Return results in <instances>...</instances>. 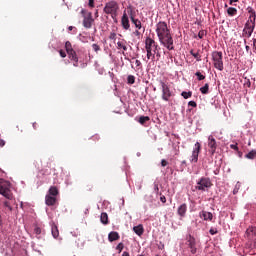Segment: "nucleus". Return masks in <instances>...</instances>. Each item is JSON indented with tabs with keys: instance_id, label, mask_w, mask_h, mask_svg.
I'll return each instance as SVG.
<instances>
[{
	"instance_id": "1",
	"label": "nucleus",
	"mask_w": 256,
	"mask_h": 256,
	"mask_svg": "<svg viewBox=\"0 0 256 256\" xmlns=\"http://www.w3.org/2000/svg\"><path fill=\"white\" fill-rule=\"evenodd\" d=\"M156 33L161 45L165 46L168 51L175 49V46H173V36L167 26V22L160 21L156 25Z\"/></svg>"
},
{
	"instance_id": "2",
	"label": "nucleus",
	"mask_w": 256,
	"mask_h": 256,
	"mask_svg": "<svg viewBox=\"0 0 256 256\" xmlns=\"http://www.w3.org/2000/svg\"><path fill=\"white\" fill-rule=\"evenodd\" d=\"M145 49L148 61H155V53L161 48H159V44H157L151 37H147L145 40Z\"/></svg>"
},
{
	"instance_id": "3",
	"label": "nucleus",
	"mask_w": 256,
	"mask_h": 256,
	"mask_svg": "<svg viewBox=\"0 0 256 256\" xmlns=\"http://www.w3.org/2000/svg\"><path fill=\"white\" fill-rule=\"evenodd\" d=\"M103 12L106 15H110L113 21H117L119 15V3L115 0L107 2L103 8Z\"/></svg>"
},
{
	"instance_id": "4",
	"label": "nucleus",
	"mask_w": 256,
	"mask_h": 256,
	"mask_svg": "<svg viewBox=\"0 0 256 256\" xmlns=\"http://www.w3.org/2000/svg\"><path fill=\"white\" fill-rule=\"evenodd\" d=\"M0 195L13 201V193L11 192V183L5 179L0 178Z\"/></svg>"
},
{
	"instance_id": "5",
	"label": "nucleus",
	"mask_w": 256,
	"mask_h": 256,
	"mask_svg": "<svg viewBox=\"0 0 256 256\" xmlns=\"http://www.w3.org/2000/svg\"><path fill=\"white\" fill-rule=\"evenodd\" d=\"M81 15L83 17V27L85 29H91V27H93V23H95V19H93V14L85 9H82Z\"/></svg>"
},
{
	"instance_id": "6",
	"label": "nucleus",
	"mask_w": 256,
	"mask_h": 256,
	"mask_svg": "<svg viewBox=\"0 0 256 256\" xmlns=\"http://www.w3.org/2000/svg\"><path fill=\"white\" fill-rule=\"evenodd\" d=\"M212 61L215 69H218V71H223V52L214 51L212 53Z\"/></svg>"
},
{
	"instance_id": "7",
	"label": "nucleus",
	"mask_w": 256,
	"mask_h": 256,
	"mask_svg": "<svg viewBox=\"0 0 256 256\" xmlns=\"http://www.w3.org/2000/svg\"><path fill=\"white\" fill-rule=\"evenodd\" d=\"M160 85H161V88H162V99H163V101H169V98L172 95L171 88H169V85L167 83L163 82V80H160Z\"/></svg>"
},
{
	"instance_id": "8",
	"label": "nucleus",
	"mask_w": 256,
	"mask_h": 256,
	"mask_svg": "<svg viewBox=\"0 0 256 256\" xmlns=\"http://www.w3.org/2000/svg\"><path fill=\"white\" fill-rule=\"evenodd\" d=\"M211 185H213L211 183V179L201 178L200 181L197 183L196 189H198V191H205V189H209Z\"/></svg>"
},
{
	"instance_id": "9",
	"label": "nucleus",
	"mask_w": 256,
	"mask_h": 256,
	"mask_svg": "<svg viewBox=\"0 0 256 256\" xmlns=\"http://www.w3.org/2000/svg\"><path fill=\"white\" fill-rule=\"evenodd\" d=\"M253 31H255V24L246 23L244 25L242 37H244L245 39H249V37H251V35H253Z\"/></svg>"
},
{
	"instance_id": "10",
	"label": "nucleus",
	"mask_w": 256,
	"mask_h": 256,
	"mask_svg": "<svg viewBox=\"0 0 256 256\" xmlns=\"http://www.w3.org/2000/svg\"><path fill=\"white\" fill-rule=\"evenodd\" d=\"M199 153H201V143L196 142L190 160L191 163H197L199 161Z\"/></svg>"
},
{
	"instance_id": "11",
	"label": "nucleus",
	"mask_w": 256,
	"mask_h": 256,
	"mask_svg": "<svg viewBox=\"0 0 256 256\" xmlns=\"http://www.w3.org/2000/svg\"><path fill=\"white\" fill-rule=\"evenodd\" d=\"M208 147L210 155H215V151H217V140H215L213 135L208 137Z\"/></svg>"
},
{
	"instance_id": "12",
	"label": "nucleus",
	"mask_w": 256,
	"mask_h": 256,
	"mask_svg": "<svg viewBox=\"0 0 256 256\" xmlns=\"http://www.w3.org/2000/svg\"><path fill=\"white\" fill-rule=\"evenodd\" d=\"M248 12V20L246 23L250 24V25H255V21H256V12L255 9H253V7L249 6L247 9Z\"/></svg>"
},
{
	"instance_id": "13",
	"label": "nucleus",
	"mask_w": 256,
	"mask_h": 256,
	"mask_svg": "<svg viewBox=\"0 0 256 256\" xmlns=\"http://www.w3.org/2000/svg\"><path fill=\"white\" fill-rule=\"evenodd\" d=\"M121 24H122L123 29H125V31H129L131 24H129V16H127V12H125V11L121 18Z\"/></svg>"
},
{
	"instance_id": "14",
	"label": "nucleus",
	"mask_w": 256,
	"mask_h": 256,
	"mask_svg": "<svg viewBox=\"0 0 256 256\" xmlns=\"http://www.w3.org/2000/svg\"><path fill=\"white\" fill-rule=\"evenodd\" d=\"M199 216L201 219H204V221H213V213L207 212L205 210H202L199 213Z\"/></svg>"
},
{
	"instance_id": "15",
	"label": "nucleus",
	"mask_w": 256,
	"mask_h": 256,
	"mask_svg": "<svg viewBox=\"0 0 256 256\" xmlns=\"http://www.w3.org/2000/svg\"><path fill=\"white\" fill-rule=\"evenodd\" d=\"M195 238L190 237L188 240V247L190 249V252L192 253V255H195V253H197V247L195 246Z\"/></svg>"
},
{
	"instance_id": "16",
	"label": "nucleus",
	"mask_w": 256,
	"mask_h": 256,
	"mask_svg": "<svg viewBox=\"0 0 256 256\" xmlns=\"http://www.w3.org/2000/svg\"><path fill=\"white\" fill-rule=\"evenodd\" d=\"M45 203L46 205H48V207H52L53 205H55V203H57V198L55 196L47 194L45 197Z\"/></svg>"
},
{
	"instance_id": "17",
	"label": "nucleus",
	"mask_w": 256,
	"mask_h": 256,
	"mask_svg": "<svg viewBox=\"0 0 256 256\" xmlns=\"http://www.w3.org/2000/svg\"><path fill=\"white\" fill-rule=\"evenodd\" d=\"M246 237L250 240H253L255 239L256 237V228L255 227H249L247 230H246V233H245Z\"/></svg>"
},
{
	"instance_id": "18",
	"label": "nucleus",
	"mask_w": 256,
	"mask_h": 256,
	"mask_svg": "<svg viewBox=\"0 0 256 256\" xmlns=\"http://www.w3.org/2000/svg\"><path fill=\"white\" fill-rule=\"evenodd\" d=\"M130 19L133 25H135L136 29H141V20L135 18V15H133V11H130Z\"/></svg>"
},
{
	"instance_id": "19",
	"label": "nucleus",
	"mask_w": 256,
	"mask_h": 256,
	"mask_svg": "<svg viewBox=\"0 0 256 256\" xmlns=\"http://www.w3.org/2000/svg\"><path fill=\"white\" fill-rule=\"evenodd\" d=\"M177 213L179 215V217H185L186 213H187V204H181L178 207Z\"/></svg>"
},
{
	"instance_id": "20",
	"label": "nucleus",
	"mask_w": 256,
	"mask_h": 256,
	"mask_svg": "<svg viewBox=\"0 0 256 256\" xmlns=\"http://www.w3.org/2000/svg\"><path fill=\"white\" fill-rule=\"evenodd\" d=\"M133 231H134V233H136V235H138V237H141V235H143V233H145V229L143 228V226L141 224H139L138 226H134Z\"/></svg>"
},
{
	"instance_id": "21",
	"label": "nucleus",
	"mask_w": 256,
	"mask_h": 256,
	"mask_svg": "<svg viewBox=\"0 0 256 256\" xmlns=\"http://www.w3.org/2000/svg\"><path fill=\"white\" fill-rule=\"evenodd\" d=\"M119 237L120 236L118 232L112 231L108 235V240L110 241V243H113V241H118Z\"/></svg>"
},
{
	"instance_id": "22",
	"label": "nucleus",
	"mask_w": 256,
	"mask_h": 256,
	"mask_svg": "<svg viewBox=\"0 0 256 256\" xmlns=\"http://www.w3.org/2000/svg\"><path fill=\"white\" fill-rule=\"evenodd\" d=\"M48 195L57 197V195H59V188H57V186H51L48 190Z\"/></svg>"
},
{
	"instance_id": "23",
	"label": "nucleus",
	"mask_w": 256,
	"mask_h": 256,
	"mask_svg": "<svg viewBox=\"0 0 256 256\" xmlns=\"http://www.w3.org/2000/svg\"><path fill=\"white\" fill-rule=\"evenodd\" d=\"M100 221L103 225H109V215L106 212L101 213Z\"/></svg>"
},
{
	"instance_id": "24",
	"label": "nucleus",
	"mask_w": 256,
	"mask_h": 256,
	"mask_svg": "<svg viewBox=\"0 0 256 256\" xmlns=\"http://www.w3.org/2000/svg\"><path fill=\"white\" fill-rule=\"evenodd\" d=\"M68 57L71 61H79V58L77 57V52H75V50L68 52Z\"/></svg>"
},
{
	"instance_id": "25",
	"label": "nucleus",
	"mask_w": 256,
	"mask_h": 256,
	"mask_svg": "<svg viewBox=\"0 0 256 256\" xmlns=\"http://www.w3.org/2000/svg\"><path fill=\"white\" fill-rule=\"evenodd\" d=\"M117 49H123V51H127V42L118 41Z\"/></svg>"
},
{
	"instance_id": "26",
	"label": "nucleus",
	"mask_w": 256,
	"mask_h": 256,
	"mask_svg": "<svg viewBox=\"0 0 256 256\" xmlns=\"http://www.w3.org/2000/svg\"><path fill=\"white\" fill-rule=\"evenodd\" d=\"M150 120L151 118L149 116H140L138 123H140V125H145V123Z\"/></svg>"
},
{
	"instance_id": "27",
	"label": "nucleus",
	"mask_w": 256,
	"mask_h": 256,
	"mask_svg": "<svg viewBox=\"0 0 256 256\" xmlns=\"http://www.w3.org/2000/svg\"><path fill=\"white\" fill-rule=\"evenodd\" d=\"M52 236L54 237V239H57V237H59V228H57V226H52Z\"/></svg>"
},
{
	"instance_id": "28",
	"label": "nucleus",
	"mask_w": 256,
	"mask_h": 256,
	"mask_svg": "<svg viewBox=\"0 0 256 256\" xmlns=\"http://www.w3.org/2000/svg\"><path fill=\"white\" fill-rule=\"evenodd\" d=\"M202 95H207L209 93V83H206L203 87L200 88Z\"/></svg>"
},
{
	"instance_id": "29",
	"label": "nucleus",
	"mask_w": 256,
	"mask_h": 256,
	"mask_svg": "<svg viewBox=\"0 0 256 256\" xmlns=\"http://www.w3.org/2000/svg\"><path fill=\"white\" fill-rule=\"evenodd\" d=\"M246 159H255L256 158V150H251L248 154L245 155Z\"/></svg>"
},
{
	"instance_id": "30",
	"label": "nucleus",
	"mask_w": 256,
	"mask_h": 256,
	"mask_svg": "<svg viewBox=\"0 0 256 256\" xmlns=\"http://www.w3.org/2000/svg\"><path fill=\"white\" fill-rule=\"evenodd\" d=\"M237 13V9L233 8V7H229L227 9V14L229 15V17H234V15Z\"/></svg>"
},
{
	"instance_id": "31",
	"label": "nucleus",
	"mask_w": 256,
	"mask_h": 256,
	"mask_svg": "<svg viewBox=\"0 0 256 256\" xmlns=\"http://www.w3.org/2000/svg\"><path fill=\"white\" fill-rule=\"evenodd\" d=\"M190 55L196 59V61H201V54L198 52H194L193 50L190 51Z\"/></svg>"
},
{
	"instance_id": "32",
	"label": "nucleus",
	"mask_w": 256,
	"mask_h": 256,
	"mask_svg": "<svg viewBox=\"0 0 256 256\" xmlns=\"http://www.w3.org/2000/svg\"><path fill=\"white\" fill-rule=\"evenodd\" d=\"M65 49L67 53H70L71 51H73V46L71 45V42L67 41L65 43Z\"/></svg>"
},
{
	"instance_id": "33",
	"label": "nucleus",
	"mask_w": 256,
	"mask_h": 256,
	"mask_svg": "<svg viewBox=\"0 0 256 256\" xmlns=\"http://www.w3.org/2000/svg\"><path fill=\"white\" fill-rule=\"evenodd\" d=\"M181 95L185 98V99H189V97H191L193 95V92L189 91V92H182Z\"/></svg>"
},
{
	"instance_id": "34",
	"label": "nucleus",
	"mask_w": 256,
	"mask_h": 256,
	"mask_svg": "<svg viewBox=\"0 0 256 256\" xmlns=\"http://www.w3.org/2000/svg\"><path fill=\"white\" fill-rule=\"evenodd\" d=\"M127 81L129 83V85H133L135 83V76L129 75L127 78Z\"/></svg>"
},
{
	"instance_id": "35",
	"label": "nucleus",
	"mask_w": 256,
	"mask_h": 256,
	"mask_svg": "<svg viewBox=\"0 0 256 256\" xmlns=\"http://www.w3.org/2000/svg\"><path fill=\"white\" fill-rule=\"evenodd\" d=\"M4 207L8 208V211H13V207H11V202L10 201H4L3 203Z\"/></svg>"
},
{
	"instance_id": "36",
	"label": "nucleus",
	"mask_w": 256,
	"mask_h": 256,
	"mask_svg": "<svg viewBox=\"0 0 256 256\" xmlns=\"http://www.w3.org/2000/svg\"><path fill=\"white\" fill-rule=\"evenodd\" d=\"M195 75L198 78V81H203L205 79V75L201 74V72H196Z\"/></svg>"
},
{
	"instance_id": "37",
	"label": "nucleus",
	"mask_w": 256,
	"mask_h": 256,
	"mask_svg": "<svg viewBox=\"0 0 256 256\" xmlns=\"http://www.w3.org/2000/svg\"><path fill=\"white\" fill-rule=\"evenodd\" d=\"M239 187H241V184L237 183L233 190V195H237L239 193Z\"/></svg>"
},
{
	"instance_id": "38",
	"label": "nucleus",
	"mask_w": 256,
	"mask_h": 256,
	"mask_svg": "<svg viewBox=\"0 0 256 256\" xmlns=\"http://www.w3.org/2000/svg\"><path fill=\"white\" fill-rule=\"evenodd\" d=\"M92 48L95 51V53H98V51H101V47L97 44H92Z\"/></svg>"
},
{
	"instance_id": "39",
	"label": "nucleus",
	"mask_w": 256,
	"mask_h": 256,
	"mask_svg": "<svg viewBox=\"0 0 256 256\" xmlns=\"http://www.w3.org/2000/svg\"><path fill=\"white\" fill-rule=\"evenodd\" d=\"M205 35H206L205 30H200L198 33L199 39H203V37H205Z\"/></svg>"
},
{
	"instance_id": "40",
	"label": "nucleus",
	"mask_w": 256,
	"mask_h": 256,
	"mask_svg": "<svg viewBox=\"0 0 256 256\" xmlns=\"http://www.w3.org/2000/svg\"><path fill=\"white\" fill-rule=\"evenodd\" d=\"M209 233H210V235H217V233H218L217 228H211L209 230Z\"/></svg>"
},
{
	"instance_id": "41",
	"label": "nucleus",
	"mask_w": 256,
	"mask_h": 256,
	"mask_svg": "<svg viewBox=\"0 0 256 256\" xmlns=\"http://www.w3.org/2000/svg\"><path fill=\"white\" fill-rule=\"evenodd\" d=\"M109 39H111L112 41H115V39H117V34L115 32H112L109 36Z\"/></svg>"
},
{
	"instance_id": "42",
	"label": "nucleus",
	"mask_w": 256,
	"mask_h": 256,
	"mask_svg": "<svg viewBox=\"0 0 256 256\" xmlns=\"http://www.w3.org/2000/svg\"><path fill=\"white\" fill-rule=\"evenodd\" d=\"M124 247H125V246L123 245V243H119V244L117 245L116 249L121 252V251H123Z\"/></svg>"
},
{
	"instance_id": "43",
	"label": "nucleus",
	"mask_w": 256,
	"mask_h": 256,
	"mask_svg": "<svg viewBox=\"0 0 256 256\" xmlns=\"http://www.w3.org/2000/svg\"><path fill=\"white\" fill-rule=\"evenodd\" d=\"M34 233H35V235H41V229L36 226V227L34 228Z\"/></svg>"
},
{
	"instance_id": "44",
	"label": "nucleus",
	"mask_w": 256,
	"mask_h": 256,
	"mask_svg": "<svg viewBox=\"0 0 256 256\" xmlns=\"http://www.w3.org/2000/svg\"><path fill=\"white\" fill-rule=\"evenodd\" d=\"M161 165H162V167H167V165H169V162H167V160H165V159H162Z\"/></svg>"
},
{
	"instance_id": "45",
	"label": "nucleus",
	"mask_w": 256,
	"mask_h": 256,
	"mask_svg": "<svg viewBox=\"0 0 256 256\" xmlns=\"http://www.w3.org/2000/svg\"><path fill=\"white\" fill-rule=\"evenodd\" d=\"M188 105H189V107H197V102L190 101V102H188Z\"/></svg>"
},
{
	"instance_id": "46",
	"label": "nucleus",
	"mask_w": 256,
	"mask_h": 256,
	"mask_svg": "<svg viewBox=\"0 0 256 256\" xmlns=\"http://www.w3.org/2000/svg\"><path fill=\"white\" fill-rule=\"evenodd\" d=\"M59 53H60V57H62L63 59H65V57H67V53H65V51L60 50Z\"/></svg>"
},
{
	"instance_id": "47",
	"label": "nucleus",
	"mask_w": 256,
	"mask_h": 256,
	"mask_svg": "<svg viewBox=\"0 0 256 256\" xmlns=\"http://www.w3.org/2000/svg\"><path fill=\"white\" fill-rule=\"evenodd\" d=\"M89 2H88V5H89V7H95V0H88Z\"/></svg>"
},
{
	"instance_id": "48",
	"label": "nucleus",
	"mask_w": 256,
	"mask_h": 256,
	"mask_svg": "<svg viewBox=\"0 0 256 256\" xmlns=\"http://www.w3.org/2000/svg\"><path fill=\"white\" fill-rule=\"evenodd\" d=\"M230 147L232 149H234V151H238L239 150V147L237 146V144H231Z\"/></svg>"
},
{
	"instance_id": "49",
	"label": "nucleus",
	"mask_w": 256,
	"mask_h": 256,
	"mask_svg": "<svg viewBox=\"0 0 256 256\" xmlns=\"http://www.w3.org/2000/svg\"><path fill=\"white\" fill-rule=\"evenodd\" d=\"M6 143L4 139H0V147H5Z\"/></svg>"
},
{
	"instance_id": "50",
	"label": "nucleus",
	"mask_w": 256,
	"mask_h": 256,
	"mask_svg": "<svg viewBox=\"0 0 256 256\" xmlns=\"http://www.w3.org/2000/svg\"><path fill=\"white\" fill-rule=\"evenodd\" d=\"M92 139L94 140V141H99V139H101V137H99V135H94V136H92Z\"/></svg>"
},
{
	"instance_id": "51",
	"label": "nucleus",
	"mask_w": 256,
	"mask_h": 256,
	"mask_svg": "<svg viewBox=\"0 0 256 256\" xmlns=\"http://www.w3.org/2000/svg\"><path fill=\"white\" fill-rule=\"evenodd\" d=\"M160 201H161L162 203H167V198H165V196H161V197H160Z\"/></svg>"
},
{
	"instance_id": "52",
	"label": "nucleus",
	"mask_w": 256,
	"mask_h": 256,
	"mask_svg": "<svg viewBox=\"0 0 256 256\" xmlns=\"http://www.w3.org/2000/svg\"><path fill=\"white\" fill-rule=\"evenodd\" d=\"M135 65H136V67H141V61L140 60H135Z\"/></svg>"
},
{
	"instance_id": "53",
	"label": "nucleus",
	"mask_w": 256,
	"mask_h": 256,
	"mask_svg": "<svg viewBox=\"0 0 256 256\" xmlns=\"http://www.w3.org/2000/svg\"><path fill=\"white\" fill-rule=\"evenodd\" d=\"M253 49L254 53H256V38L253 40Z\"/></svg>"
},
{
	"instance_id": "54",
	"label": "nucleus",
	"mask_w": 256,
	"mask_h": 256,
	"mask_svg": "<svg viewBox=\"0 0 256 256\" xmlns=\"http://www.w3.org/2000/svg\"><path fill=\"white\" fill-rule=\"evenodd\" d=\"M134 35H136V37H141V32H139V30H136L134 32Z\"/></svg>"
},
{
	"instance_id": "55",
	"label": "nucleus",
	"mask_w": 256,
	"mask_h": 256,
	"mask_svg": "<svg viewBox=\"0 0 256 256\" xmlns=\"http://www.w3.org/2000/svg\"><path fill=\"white\" fill-rule=\"evenodd\" d=\"M154 189H155L156 193H159V185L158 184L154 185Z\"/></svg>"
},
{
	"instance_id": "56",
	"label": "nucleus",
	"mask_w": 256,
	"mask_h": 256,
	"mask_svg": "<svg viewBox=\"0 0 256 256\" xmlns=\"http://www.w3.org/2000/svg\"><path fill=\"white\" fill-rule=\"evenodd\" d=\"M175 155H179V146L175 147Z\"/></svg>"
},
{
	"instance_id": "57",
	"label": "nucleus",
	"mask_w": 256,
	"mask_h": 256,
	"mask_svg": "<svg viewBox=\"0 0 256 256\" xmlns=\"http://www.w3.org/2000/svg\"><path fill=\"white\" fill-rule=\"evenodd\" d=\"M156 57L159 59V57H161V53H159V50L156 51L155 53Z\"/></svg>"
},
{
	"instance_id": "58",
	"label": "nucleus",
	"mask_w": 256,
	"mask_h": 256,
	"mask_svg": "<svg viewBox=\"0 0 256 256\" xmlns=\"http://www.w3.org/2000/svg\"><path fill=\"white\" fill-rule=\"evenodd\" d=\"M245 49H246V51H247V53H249V51H251V47H249V46H245Z\"/></svg>"
},
{
	"instance_id": "59",
	"label": "nucleus",
	"mask_w": 256,
	"mask_h": 256,
	"mask_svg": "<svg viewBox=\"0 0 256 256\" xmlns=\"http://www.w3.org/2000/svg\"><path fill=\"white\" fill-rule=\"evenodd\" d=\"M74 67H79V61H74Z\"/></svg>"
},
{
	"instance_id": "60",
	"label": "nucleus",
	"mask_w": 256,
	"mask_h": 256,
	"mask_svg": "<svg viewBox=\"0 0 256 256\" xmlns=\"http://www.w3.org/2000/svg\"><path fill=\"white\" fill-rule=\"evenodd\" d=\"M239 0H230V5H233V3H237Z\"/></svg>"
},
{
	"instance_id": "61",
	"label": "nucleus",
	"mask_w": 256,
	"mask_h": 256,
	"mask_svg": "<svg viewBox=\"0 0 256 256\" xmlns=\"http://www.w3.org/2000/svg\"><path fill=\"white\" fill-rule=\"evenodd\" d=\"M3 226V219L1 218V214H0V227Z\"/></svg>"
},
{
	"instance_id": "62",
	"label": "nucleus",
	"mask_w": 256,
	"mask_h": 256,
	"mask_svg": "<svg viewBox=\"0 0 256 256\" xmlns=\"http://www.w3.org/2000/svg\"><path fill=\"white\" fill-rule=\"evenodd\" d=\"M75 29V27H73V26H69L68 27V31H72V30H74Z\"/></svg>"
},
{
	"instance_id": "63",
	"label": "nucleus",
	"mask_w": 256,
	"mask_h": 256,
	"mask_svg": "<svg viewBox=\"0 0 256 256\" xmlns=\"http://www.w3.org/2000/svg\"><path fill=\"white\" fill-rule=\"evenodd\" d=\"M122 256H130L129 252H123Z\"/></svg>"
},
{
	"instance_id": "64",
	"label": "nucleus",
	"mask_w": 256,
	"mask_h": 256,
	"mask_svg": "<svg viewBox=\"0 0 256 256\" xmlns=\"http://www.w3.org/2000/svg\"><path fill=\"white\" fill-rule=\"evenodd\" d=\"M33 129H37V122L33 123Z\"/></svg>"
}]
</instances>
